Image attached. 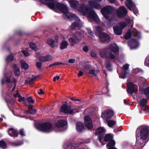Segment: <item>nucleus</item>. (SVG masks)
<instances>
[{"label":"nucleus","instance_id":"f257e3e1","mask_svg":"<svg viewBox=\"0 0 149 149\" xmlns=\"http://www.w3.org/2000/svg\"><path fill=\"white\" fill-rule=\"evenodd\" d=\"M35 127L38 130L44 132L49 133L51 132V130L52 125L49 122H46L42 123H36L35 124Z\"/></svg>","mask_w":149,"mask_h":149},{"label":"nucleus","instance_id":"f03ea898","mask_svg":"<svg viewBox=\"0 0 149 149\" xmlns=\"http://www.w3.org/2000/svg\"><path fill=\"white\" fill-rule=\"evenodd\" d=\"M83 32L82 31H77L72 33L71 37L69 38L68 40L71 43V46H73L75 44L80 42L82 38Z\"/></svg>","mask_w":149,"mask_h":149},{"label":"nucleus","instance_id":"7ed1b4c3","mask_svg":"<svg viewBox=\"0 0 149 149\" xmlns=\"http://www.w3.org/2000/svg\"><path fill=\"white\" fill-rule=\"evenodd\" d=\"M113 9L112 7L110 6H108L102 8L100 12L104 17L107 20H110L109 15L112 12Z\"/></svg>","mask_w":149,"mask_h":149},{"label":"nucleus","instance_id":"20e7f679","mask_svg":"<svg viewBox=\"0 0 149 149\" xmlns=\"http://www.w3.org/2000/svg\"><path fill=\"white\" fill-rule=\"evenodd\" d=\"M127 11L125 8L123 6H120L117 9L116 14L117 17L119 18L124 17L127 15Z\"/></svg>","mask_w":149,"mask_h":149},{"label":"nucleus","instance_id":"39448f33","mask_svg":"<svg viewBox=\"0 0 149 149\" xmlns=\"http://www.w3.org/2000/svg\"><path fill=\"white\" fill-rule=\"evenodd\" d=\"M147 100L145 98H143L139 102V104L140 106L141 109H140L139 112L140 113H142V111H147L148 108L147 107Z\"/></svg>","mask_w":149,"mask_h":149},{"label":"nucleus","instance_id":"423d86ee","mask_svg":"<svg viewBox=\"0 0 149 149\" xmlns=\"http://www.w3.org/2000/svg\"><path fill=\"white\" fill-rule=\"evenodd\" d=\"M114 115V112L112 110L109 109L104 111L102 113V117L104 119H110Z\"/></svg>","mask_w":149,"mask_h":149},{"label":"nucleus","instance_id":"0eeeda50","mask_svg":"<svg viewBox=\"0 0 149 149\" xmlns=\"http://www.w3.org/2000/svg\"><path fill=\"white\" fill-rule=\"evenodd\" d=\"M127 85V91L128 93L132 95L134 93H137L138 89H135L134 84L132 82H128Z\"/></svg>","mask_w":149,"mask_h":149},{"label":"nucleus","instance_id":"6e6552de","mask_svg":"<svg viewBox=\"0 0 149 149\" xmlns=\"http://www.w3.org/2000/svg\"><path fill=\"white\" fill-rule=\"evenodd\" d=\"M84 124L88 130H91L93 127L92 120L90 117L86 116L84 118Z\"/></svg>","mask_w":149,"mask_h":149},{"label":"nucleus","instance_id":"1a4fd4ad","mask_svg":"<svg viewBox=\"0 0 149 149\" xmlns=\"http://www.w3.org/2000/svg\"><path fill=\"white\" fill-rule=\"evenodd\" d=\"M128 44L131 49H136L139 45L138 41L135 39L133 38L128 41Z\"/></svg>","mask_w":149,"mask_h":149},{"label":"nucleus","instance_id":"9d476101","mask_svg":"<svg viewBox=\"0 0 149 149\" xmlns=\"http://www.w3.org/2000/svg\"><path fill=\"white\" fill-rule=\"evenodd\" d=\"M99 37L101 42L106 43L109 42L111 39L110 36L104 32L101 34Z\"/></svg>","mask_w":149,"mask_h":149},{"label":"nucleus","instance_id":"9b49d317","mask_svg":"<svg viewBox=\"0 0 149 149\" xmlns=\"http://www.w3.org/2000/svg\"><path fill=\"white\" fill-rule=\"evenodd\" d=\"M85 15H87L88 17L93 19L94 20L96 19L97 16L95 11L91 7L89 8Z\"/></svg>","mask_w":149,"mask_h":149},{"label":"nucleus","instance_id":"f8f14e48","mask_svg":"<svg viewBox=\"0 0 149 149\" xmlns=\"http://www.w3.org/2000/svg\"><path fill=\"white\" fill-rule=\"evenodd\" d=\"M149 134V130L146 128H142L140 132V138L143 140L146 139Z\"/></svg>","mask_w":149,"mask_h":149},{"label":"nucleus","instance_id":"ddd939ff","mask_svg":"<svg viewBox=\"0 0 149 149\" xmlns=\"http://www.w3.org/2000/svg\"><path fill=\"white\" fill-rule=\"evenodd\" d=\"M58 2L57 0H51L48 2H42L44 4L48 6L51 9L54 10L56 9V3Z\"/></svg>","mask_w":149,"mask_h":149},{"label":"nucleus","instance_id":"4468645a","mask_svg":"<svg viewBox=\"0 0 149 149\" xmlns=\"http://www.w3.org/2000/svg\"><path fill=\"white\" fill-rule=\"evenodd\" d=\"M56 8H57L63 13V18H65V5L57 2L56 4Z\"/></svg>","mask_w":149,"mask_h":149},{"label":"nucleus","instance_id":"2eb2a0df","mask_svg":"<svg viewBox=\"0 0 149 149\" xmlns=\"http://www.w3.org/2000/svg\"><path fill=\"white\" fill-rule=\"evenodd\" d=\"M88 3L90 6L97 10H99L101 8L100 5L96 2L94 0H90L89 1Z\"/></svg>","mask_w":149,"mask_h":149},{"label":"nucleus","instance_id":"dca6fc26","mask_svg":"<svg viewBox=\"0 0 149 149\" xmlns=\"http://www.w3.org/2000/svg\"><path fill=\"white\" fill-rule=\"evenodd\" d=\"M52 56L49 55L45 56H40L38 58L39 61L42 62L49 61L52 60Z\"/></svg>","mask_w":149,"mask_h":149},{"label":"nucleus","instance_id":"f3484780","mask_svg":"<svg viewBox=\"0 0 149 149\" xmlns=\"http://www.w3.org/2000/svg\"><path fill=\"white\" fill-rule=\"evenodd\" d=\"M84 128V125L82 122H79L76 124V129L79 133L82 132Z\"/></svg>","mask_w":149,"mask_h":149},{"label":"nucleus","instance_id":"a211bd4d","mask_svg":"<svg viewBox=\"0 0 149 149\" xmlns=\"http://www.w3.org/2000/svg\"><path fill=\"white\" fill-rule=\"evenodd\" d=\"M108 49L115 54L118 52L119 51L118 47L116 45L114 44L111 45L109 46Z\"/></svg>","mask_w":149,"mask_h":149},{"label":"nucleus","instance_id":"6ab92c4d","mask_svg":"<svg viewBox=\"0 0 149 149\" xmlns=\"http://www.w3.org/2000/svg\"><path fill=\"white\" fill-rule=\"evenodd\" d=\"M89 8L86 6L85 4H82L79 6L78 9V10L80 12L82 13L84 15H85Z\"/></svg>","mask_w":149,"mask_h":149},{"label":"nucleus","instance_id":"aec40b11","mask_svg":"<svg viewBox=\"0 0 149 149\" xmlns=\"http://www.w3.org/2000/svg\"><path fill=\"white\" fill-rule=\"evenodd\" d=\"M8 132L9 134L12 137H17L18 135V132L12 128H10Z\"/></svg>","mask_w":149,"mask_h":149},{"label":"nucleus","instance_id":"412c9836","mask_svg":"<svg viewBox=\"0 0 149 149\" xmlns=\"http://www.w3.org/2000/svg\"><path fill=\"white\" fill-rule=\"evenodd\" d=\"M4 78L5 80L3 79H1V82L2 85H3L7 83L9 84L12 83L11 80L10 76H7L6 74H5Z\"/></svg>","mask_w":149,"mask_h":149},{"label":"nucleus","instance_id":"4be33fe9","mask_svg":"<svg viewBox=\"0 0 149 149\" xmlns=\"http://www.w3.org/2000/svg\"><path fill=\"white\" fill-rule=\"evenodd\" d=\"M114 32L117 35H120L122 33V30L120 28L119 26L116 25L113 27Z\"/></svg>","mask_w":149,"mask_h":149},{"label":"nucleus","instance_id":"5701e85b","mask_svg":"<svg viewBox=\"0 0 149 149\" xmlns=\"http://www.w3.org/2000/svg\"><path fill=\"white\" fill-rule=\"evenodd\" d=\"M71 29L73 30H74L76 28L78 29L81 28V24L80 22L75 21L73 22L70 26Z\"/></svg>","mask_w":149,"mask_h":149},{"label":"nucleus","instance_id":"b1692460","mask_svg":"<svg viewBox=\"0 0 149 149\" xmlns=\"http://www.w3.org/2000/svg\"><path fill=\"white\" fill-rule=\"evenodd\" d=\"M67 102L66 101V114L68 113L70 114H74L75 112H73V110L71 109V107L67 105Z\"/></svg>","mask_w":149,"mask_h":149},{"label":"nucleus","instance_id":"393cba45","mask_svg":"<svg viewBox=\"0 0 149 149\" xmlns=\"http://www.w3.org/2000/svg\"><path fill=\"white\" fill-rule=\"evenodd\" d=\"M55 124L57 127H62L65 125V120H60L56 123Z\"/></svg>","mask_w":149,"mask_h":149},{"label":"nucleus","instance_id":"a878e982","mask_svg":"<svg viewBox=\"0 0 149 149\" xmlns=\"http://www.w3.org/2000/svg\"><path fill=\"white\" fill-rule=\"evenodd\" d=\"M66 18H68L70 21H71L77 19V17L73 13H69L68 14H66Z\"/></svg>","mask_w":149,"mask_h":149},{"label":"nucleus","instance_id":"bb28decb","mask_svg":"<svg viewBox=\"0 0 149 149\" xmlns=\"http://www.w3.org/2000/svg\"><path fill=\"white\" fill-rule=\"evenodd\" d=\"M113 136L112 134H108L105 135L104 138V141H109L113 140Z\"/></svg>","mask_w":149,"mask_h":149},{"label":"nucleus","instance_id":"cd10ccee","mask_svg":"<svg viewBox=\"0 0 149 149\" xmlns=\"http://www.w3.org/2000/svg\"><path fill=\"white\" fill-rule=\"evenodd\" d=\"M70 6L72 8H76L79 5V3L77 1L71 0L70 1Z\"/></svg>","mask_w":149,"mask_h":149},{"label":"nucleus","instance_id":"c85d7f7f","mask_svg":"<svg viewBox=\"0 0 149 149\" xmlns=\"http://www.w3.org/2000/svg\"><path fill=\"white\" fill-rule=\"evenodd\" d=\"M105 131L103 128L100 127L98 128L95 132V134L96 135L104 134Z\"/></svg>","mask_w":149,"mask_h":149},{"label":"nucleus","instance_id":"c756f323","mask_svg":"<svg viewBox=\"0 0 149 149\" xmlns=\"http://www.w3.org/2000/svg\"><path fill=\"white\" fill-rule=\"evenodd\" d=\"M14 57V56L13 54L8 56L6 59V62L8 63L12 62Z\"/></svg>","mask_w":149,"mask_h":149},{"label":"nucleus","instance_id":"7c9ffc66","mask_svg":"<svg viewBox=\"0 0 149 149\" xmlns=\"http://www.w3.org/2000/svg\"><path fill=\"white\" fill-rule=\"evenodd\" d=\"M13 68L15 70L14 74L16 76H19L20 74L19 68L17 66L16 64L14 65Z\"/></svg>","mask_w":149,"mask_h":149},{"label":"nucleus","instance_id":"2f4dec72","mask_svg":"<svg viewBox=\"0 0 149 149\" xmlns=\"http://www.w3.org/2000/svg\"><path fill=\"white\" fill-rule=\"evenodd\" d=\"M54 40L51 38H49L47 40V43L50 47L52 48H54Z\"/></svg>","mask_w":149,"mask_h":149},{"label":"nucleus","instance_id":"473e14b6","mask_svg":"<svg viewBox=\"0 0 149 149\" xmlns=\"http://www.w3.org/2000/svg\"><path fill=\"white\" fill-rule=\"evenodd\" d=\"M132 36V33L131 30L130 29L128 30L125 33L124 37L126 40L130 38Z\"/></svg>","mask_w":149,"mask_h":149},{"label":"nucleus","instance_id":"72a5a7b5","mask_svg":"<svg viewBox=\"0 0 149 149\" xmlns=\"http://www.w3.org/2000/svg\"><path fill=\"white\" fill-rule=\"evenodd\" d=\"M105 65L107 70L110 71H112V69L111 67L112 66L111 63L109 61H107L105 62Z\"/></svg>","mask_w":149,"mask_h":149},{"label":"nucleus","instance_id":"f704fd0d","mask_svg":"<svg viewBox=\"0 0 149 149\" xmlns=\"http://www.w3.org/2000/svg\"><path fill=\"white\" fill-rule=\"evenodd\" d=\"M107 49L102 50L100 51L99 54L101 57H104L107 54Z\"/></svg>","mask_w":149,"mask_h":149},{"label":"nucleus","instance_id":"c9c22d12","mask_svg":"<svg viewBox=\"0 0 149 149\" xmlns=\"http://www.w3.org/2000/svg\"><path fill=\"white\" fill-rule=\"evenodd\" d=\"M143 91L146 97L149 100V86L145 89Z\"/></svg>","mask_w":149,"mask_h":149},{"label":"nucleus","instance_id":"e433bc0d","mask_svg":"<svg viewBox=\"0 0 149 149\" xmlns=\"http://www.w3.org/2000/svg\"><path fill=\"white\" fill-rule=\"evenodd\" d=\"M7 147V143L3 140L0 141V148L5 149Z\"/></svg>","mask_w":149,"mask_h":149},{"label":"nucleus","instance_id":"4c0bfd02","mask_svg":"<svg viewBox=\"0 0 149 149\" xmlns=\"http://www.w3.org/2000/svg\"><path fill=\"white\" fill-rule=\"evenodd\" d=\"M30 47L33 50L36 51L38 50L36 44L32 42H30L29 44Z\"/></svg>","mask_w":149,"mask_h":149},{"label":"nucleus","instance_id":"58836bf2","mask_svg":"<svg viewBox=\"0 0 149 149\" xmlns=\"http://www.w3.org/2000/svg\"><path fill=\"white\" fill-rule=\"evenodd\" d=\"M127 2V3L126 4V6L130 10H131V7H132L134 5L133 2L132 0H126Z\"/></svg>","mask_w":149,"mask_h":149},{"label":"nucleus","instance_id":"ea45409f","mask_svg":"<svg viewBox=\"0 0 149 149\" xmlns=\"http://www.w3.org/2000/svg\"><path fill=\"white\" fill-rule=\"evenodd\" d=\"M29 84L30 85L32 86L34 84V81H33V79H32L31 78H29L27 79H26L25 82V84Z\"/></svg>","mask_w":149,"mask_h":149},{"label":"nucleus","instance_id":"a19ab883","mask_svg":"<svg viewBox=\"0 0 149 149\" xmlns=\"http://www.w3.org/2000/svg\"><path fill=\"white\" fill-rule=\"evenodd\" d=\"M131 10H130L131 11H133L135 15H137L138 13V10L136 8V6L134 5H133L132 7H131Z\"/></svg>","mask_w":149,"mask_h":149},{"label":"nucleus","instance_id":"79ce46f5","mask_svg":"<svg viewBox=\"0 0 149 149\" xmlns=\"http://www.w3.org/2000/svg\"><path fill=\"white\" fill-rule=\"evenodd\" d=\"M115 141L112 140L109 141V142L107 144V146L109 147V148H111L114 147L115 145Z\"/></svg>","mask_w":149,"mask_h":149},{"label":"nucleus","instance_id":"37998d69","mask_svg":"<svg viewBox=\"0 0 149 149\" xmlns=\"http://www.w3.org/2000/svg\"><path fill=\"white\" fill-rule=\"evenodd\" d=\"M107 123L109 127H111L116 124V122L114 121L110 120L108 121Z\"/></svg>","mask_w":149,"mask_h":149},{"label":"nucleus","instance_id":"c03bdc74","mask_svg":"<svg viewBox=\"0 0 149 149\" xmlns=\"http://www.w3.org/2000/svg\"><path fill=\"white\" fill-rule=\"evenodd\" d=\"M127 72L125 70H122L120 75V77L122 78H124L127 75Z\"/></svg>","mask_w":149,"mask_h":149},{"label":"nucleus","instance_id":"a18cd8bd","mask_svg":"<svg viewBox=\"0 0 149 149\" xmlns=\"http://www.w3.org/2000/svg\"><path fill=\"white\" fill-rule=\"evenodd\" d=\"M96 31L98 33V36L101 34H102L103 32H102V29L101 27L100 26H97L96 28Z\"/></svg>","mask_w":149,"mask_h":149},{"label":"nucleus","instance_id":"49530a36","mask_svg":"<svg viewBox=\"0 0 149 149\" xmlns=\"http://www.w3.org/2000/svg\"><path fill=\"white\" fill-rule=\"evenodd\" d=\"M119 24L120 25L119 27L122 30L127 25L126 23L125 22H121Z\"/></svg>","mask_w":149,"mask_h":149},{"label":"nucleus","instance_id":"de8ad7c7","mask_svg":"<svg viewBox=\"0 0 149 149\" xmlns=\"http://www.w3.org/2000/svg\"><path fill=\"white\" fill-rule=\"evenodd\" d=\"M60 48L61 49H64L65 48V40H63L61 44Z\"/></svg>","mask_w":149,"mask_h":149},{"label":"nucleus","instance_id":"09e8293b","mask_svg":"<svg viewBox=\"0 0 149 149\" xmlns=\"http://www.w3.org/2000/svg\"><path fill=\"white\" fill-rule=\"evenodd\" d=\"M21 65L22 68L24 69L27 70L28 68L29 65L26 63H23Z\"/></svg>","mask_w":149,"mask_h":149},{"label":"nucleus","instance_id":"8fccbe9b","mask_svg":"<svg viewBox=\"0 0 149 149\" xmlns=\"http://www.w3.org/2000/svg\"><path fill=\"white\" fill-rule=\"evenodd\" d=\"M134 36L135 37H136L138 38H140L141 37L140 33V32L138 31L135 32L134 34Z\"/></svg>","mask_w":149,"mask_h":149},{"label":"nucleus","instance_id":"3c124183","mask_svg":"<svg viewBox=\"0 0 149 149\" xmlns=\"http://www.w3.org/2000/svg\"><path fill=\"white\" fill-rule=\"evenodd\" d=\"M42 63L40 62H38L36 63V65L38 69H40Z\"/></svg>","mask_w":149,"mask_h":149},{"label":"nucleus","instance_id":"603ef678","mask_svg":"<svg viewBox=\"0 0 149 149\" xmlns=\"http://www.w3.org/2000/svg\"><path fill=\"white\" fill-rule=\"evenodd\" d=\"M60 110L61 112L65 113V104H63L61 106Z\"/></svg>","mask_w":149,"mask_h":149},{"label":"nucleus","instance_id":"864d4df0","mask_svg":"<svg viewBox=\"0 0 149 149\" xmlns=\"http://www.w3.org/2000/svg\"><path fill=\"white\" fill-rule=\"evenodd\" d=\"M27 100L28 102L29 103H31L32 104L34 103V101L32 99V98L30 96L27 98Z\"/></svg>","mask_w":149,"mask_h":149},{"label":"nucleus","instance_id":"5fc2aeb1","mask_svg":"<svg viewBox=\"0 0 149 149\" xmlns=\"http://www.w3.org/2000/svg\"><path fill=\"white\" fill-rule=\"evenodd\" d=\"M62 63L59 62H56L53 63L52 64H51L49 65L48 67L51 68L52 67V66L54 65H61Z\"/></svg>","mask_w":149,"mask_h":149},{"label":"nucleus","instance_id":"6e6d98bb","mask_svg":"<svg viewBox=\"0 0 149 149\" xmlns=\"http://www.w3.org/2000/svg\"><path fill=\"white\" fill-rule=\"evenodd\" d=\"M104 134H98V140L100 142H102V140L103 139Z\"/></svg>","mask_w":149,"mask_h":149},{"label":"nucleus","instance_id":"4d7b16f0","mask_svg":"<svg viewBox=\"0 0 149 149\" xmlns=\"http://www.w3.org/2000/svg\"><path fill=\"white\" fill-rule=\"evenodd\" d=\"M108 55L109 56V58L111 59H114L115 58V55L111 52H109V53Z\"/></svg>","mask_w":149,"mask_h":149},{"label":"nucleus","instance_id":"13d9d810","mask_svg":"<svg viewBox=\"0 0 149 149\" xmlns=\"http://www.w3.org/2000/svg\"><path fill=\"white\" fill-rule=\"evenodd\" d=\"M145 65L149 67V58H146L144 62Z\"/></svg>","mask_w":149,"mask_h":149},{"label":"nucleus","instance_id":"bf43d9fd","mask_svg":"<svg viewBox=\"0 0 149 149\" xmlns=\"http://www.w3.org/2000/svg\"><path fill=\"white\" fill-rule=\"evenodd\" d=\"M123 70H125L126 71V70H127L129 68V65L127 63L123 65Z\"/></svg>","mask_w":149,"mask_h":149},{"label":"nucleus","instance_id":"052dcab7","mask_svg":"<svg viewBox=\"0 0 149 149\" xmlns=\"http://www.w3.org/2000/svg\"><path fill=\"white\" fill-rule=\"evenodd\" d=\"M19 97V99L18 100V101L21 102L22 101H24L25 100V98L24 97H22L21 95H19L18 96Z\"/></svg>","mask_w":149,"mask_h":149},{"label":"nucleus","instance_id":"680f3d73","mask_svg":"<svg viewBox=\"0 0 149 149\" xmlns=\"http://www.w3.org/2000/svg\"><path fill=\"white\" fill-rule=\"evenodd\" d=\"M22 52L26 56H29V53L26 50H22Z\"/></svg>","mask_w":149,"mask_h":149},{"label":"nucleus","instance_id":"e2e57ef3","mask_svg":"<svg viewBox=\"0 0 149 149\" xmlns=\"http://www.w3.org/2000/svg\"><path fill=\"white\" fill-rule=\"evenodd\" d=\"M83 50L85 52H87L88 51V47L87 46H85L83 48Z\"/></svg>","mask_w":149,"mask_h":149},{"label":"nucleus","instance_id":"0e129e2a","mask_svg":"<svg viewBox=\"0 0 149 149\" xmlns=\"http://www.w3.org/2000/svg\"><path fill=\"white\" fill-rule=\"evenodd\" d=\"M29 111L30 112V114H33L36 113V109H33L30 110Z\"/></svg>","mask_w":149,"mask_h":149},{"label":"nucleus","instance_id":"69168bd1","mask_svg":"<svg viewBox=\"0 0 149 149\" xmlns=\"http://www.w3.org/2000/svg\"><path fill=\"white\" fill-rule=\"evenodd\" d=\"M95 70H90L89 71V73L93 75H95Z\"/></svg>","mask_w":149,"mask_h":149},{"label":"nucleus","instance_id":"338daca9","mask_svg":"<svg viewBox=\"0 0 149 149\" xmlns=\"http://www.w3.org/2000/svg\"><path fill=\"white\" fill-rule=\"evenodd\" d=\"M97 55V53L96 52L94 51L91 52V55L93 57H96Z\"/></svg>","mask_w":149,"mask_h":149},{"label":"nucleus","instance_id":"774afa93","mask_svg":"<svg viewBox=\"0 0 149 149\" xmlns=\"http://www.w3.org/2000/svg\"><path fill=\"white\" fill-rule=\"evenodd\" d=\"M140 70L138 68L134 70L133 71V73L135 74H137L139 72H140Z\"/></svg>","mask_w":149,"mask_h":149}]
</instances>
